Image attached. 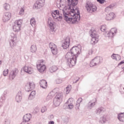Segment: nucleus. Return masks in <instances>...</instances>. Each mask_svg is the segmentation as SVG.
Wrapping results in <instances>:
<instances>
[{"label":"nucleus","instance_id":"obj_6","mask_svg":"<svg viewBox=\"0 0 124 124\" xmlns=\"http://www.w3.org/2000/svg\"><path fill=\"white\" fill-rule=\"evenodd\" d=\"M45 4V0H37L33 6L34 9L42 8Z\"/></svg>","mask_w":124,"mask_h":124},{"label":"nucleus","instance_id":"obj_41","mask_svg":"<svg viewBox=\"0 0 124 124\" xmlns=\"http://www.w3.org/2000/svg\"><path fill=\"white\" fill-rule=\"evenodd\" d=\"M34 97H35V96H34L33 95H31V94H30L28 99H29V100H32V99H33Z\"/></svg>","mask_w":124,"mask_h":124},{"label":"nucleus","instance_id":"obj_4","mask_svg":"<svg viewBox=\"0 0 124 124\" xmlns=\"http://www.w3.org/2000/svg\"><path fill=\"white\" fill-rule=\"evenodd\" d=\"M85 7L86 10H87L88 12H89V13H93V12L96 11V6L93 4V3H92L91 2H87Z\"/></svg>","mask_w":124,"mask_h":124},{"label":"nucleus","instance_id":"obj_20","mask_svg":"<svg viewBox=\"0 0 124 124\" xmlns=\"http://www.w3.org/2000/svg\"><path fill=\"white\" fill-rule=\"evenodd\" d=\"M40 86L43 89H46L47 86V81L45 79H42L40 81Z\"/></svg>","mask_w":124,"mask_h":124},{"label":"nucleus","instance_id":"obj_10","mask_svg":"<svg viewBox=\"0 0 124 124\" xmlns=\"http://www.w3.org/2000/svg\"><path fill=\"white\" fill-rule=\"evenodd\" d=\"M11 19V13L10 12H6L3 14L2 20L4 23L8 22Z\"/></svg>","mask_w":124,"mask_h":124},{"label":"nucleus","instance_id":"obj_13","mask_svg":"<svg viewBox=\"0 0 124 124\" xmlns=\"http://www.w3.org/2000/svg\"><path fill=\"white\" fill-rule=\"evenodd\" d=\"M69 44H70V38L68 36L65 38L64 42L62 44V47L63 49H67L69 47Z\"/></svg>","mask_w":124,"mask_h":124},{"label":"nucleus","instance_id":"obj_9","mask_svg":"<svg viewBox=\"0 0 124 124\" xmlns=\"http://www.w3.org/2000/svg\"><path fill=\"white\" fill-rule=\"evenodd\" d=\"M19 72V71L18 70V69L15 68L13 69L12 71H11L9 75V78L10 80H14V78L15 77L17 76L18 75V73Z\"/></svg>","mask_w":124,"mask_h":124},{"label":"nucleus","instance_id":"obj_29","mask_svg":"<svg viewBox=\"0 0 124 124\" xmlns=\"http://www.w3.org/2000/svg\"><path fill=\"white\" fill-rule=\"evenodd\" d=\"M36 50H37V48H36V45H32L31 47V53H35L36 52Z\"/></svg>","mask_w":124,"mask_h":124},{"label":"nucleus","instance_id":"obj_12","mask_svg":"<svg viewBox=\"0 0 124 124\" xmlns=\"http://www.w3.org/2000/svg\"><path fill=\"white\" fill-rule=\"evenodd\" d=\"M49 48L51 50V52L53 55H56L58 53V50L57 49V46L54 43H50L49 44Z\"/></svg>","mask_w":124,"mask_h":124},{"label":"nucleus","instance_id":"obj_7","mask_svg":"<svg viewBox=\"0 0 124 124\" xmlns=\"http://www.w3.org/2000/svg\"><path fill=\"white\" fill-rule=\"evenodd\" d=\"M11 39L9 41L10 46L11 48H13L14 46L16 45V42L15 41L17 39V35L14 34V33H11Z\"/></svg>","mask_w":124,"mask_h":124},{"label":"nucleus","instance_id":"obj_21","mask_svg":"<svg viewBox=\"0 0 124 124\" xmlns=\"http://www.w3.org/2000/svg\"><path fill=\"white\" fill-rule=\"evenodd\" d=\"M53 105H54L55 107H58V106H60V105H61V103L62 102V101L58 99H56L55 98H54L53 99Z\"/></svg>","mask_w":124,"mask_h":124},{"label":"nucleus","instance_id":"obj_14","mask_svg":"<svg viewBox=\"0 0 124 124\" xmlns=\"http://www.w3.org/2000/svg\"><path fill=\"white\" fill-rule=\"evenodd\" d=\"M91 36L93 38V39H94L95 41H93L94 44L97 43L98 40L96 39V31H95L91 30L90 31Z\"/></svg>","mask_w":124,"mask_h":124},{"label":"nucleus","instance_id":"obj_57","mask_svg":"<svg viewBox=\"0 0 124 124\" xmlns=\"http://www.w3.org/2000/svg\"><path fill=\"white\" fill-rule=\"evenodd\" d=\"M37 113H38V111H35L34 114H37Z\"/></svg>","mask_w":124,"mask_h":124},{"label":"nucleus","instance_id":"obj_43","mask_svg":"<svg viewBox=\"0 0 124 124\" xmlns=\"http://www.w3.org/2000/svg\"><path fill=\"white\" fill-rule=\"evenodd\" d=\"M97 2H99L100 3V4H103L104 3V2L105 1V0H97Z\"/></svg>","mask_w":124,"mask_h":124},{"label":"nucleus","instance_id":"obj_60","mask_svg":"<svg viewBox=\"0 0 124 124\" xmlns=\"http://www.w3.org/2000/svg\"><path fill=\"white\" fill-rule=\"evenodd\" d=\"M67 88H68V86H67V87H66V89H67Z\"/></svg>","mask_w":124,"mask_h":124},{"label":"nucleus","instance_id":"obj_47","mask_svg":"<svg viewBox=\"0 0 124 124\" xmlns=\"http://www.w3.org/2000/svg\"><path fill=\"white\" fill-rule=\"evenodd\" d=\"M79 107H80V104H79L78 103H76V109H79Z\"/></svg>","mask_w":124,"mask_h":124},{"label":"nucleus","instance_id":"obj_18","mask_svg":"<svg viewBox=\"0 0 124 124\" xmlns=\"http://www.w3.org/2000/svg\"><path fill=\"white\" fill-rule=\"evenodd\" d=\"M23 94L21 91H19L16 96V101L19 103L22 100Z\"/></svg>","mask_w":124,"mask_h":124},{"label":"nucleus","instance_id":"obj_40","mask_svg":"<svg viewBox=\"0 0 124 124\" xmlns=\"http://www.w3.org/2000/svg\"><path fill=\"white\" fill-rule=\"evenodd\" d=\"M24 13H25V11L24 10V8H22L20 9V11L19 12V15L22 16V15H24Z\"/></svg>","mask_w":124,"mask_h":124},{"label":"nucleus","instance_id":"obj_59","mask_svg":"<svg viewBox=\"0 0 124 124\" xmlns=\"http://www.w3.org/2000/svg\"><path fill=\"white\" fill-rule=\"evenodd\" d=\"M0 63H1V61H0Z\"/></svg>","mask_w":124,"mask_h":124},{"label":"nucleus","instance_id":"obj_5","mask_svg":"<svg viewBox=\"0 0 124 124\" xmlns=\"http://www.w3.org/2000/svg\"><path fill=\"white\" fill-rule=\"evenodd\" d=\"M23 23V20L19 19L16 20L15 22V25L13 27L14 31L18 32L21 30V25Z\"/></svg>","mask_w":124,"mask_h":124},{"label":"nucleus","instance_id":"obj_50","mask_svg":"<svg viewBox=\"0 0 124 124\" xmlns=\"http://www.w3.org/2000/svg\"><path fill=\"white\" fill-rule=\"evenodd\" d=\"M30 94H31V95H33L34 96H35V91H32V92Z\"/></svg>","mask_w":124,"mask_h":124},{"label":"nucleus","instance_id":"obj_48","mask_svg":"<svg viewBox=\"0 0 124 124\" xmlns=\"http://www.w3.org/2000/svg\"><path fill=\"white\" fill-rule=\"evenodd\" d=\"M57 18L56 19H59L60 20H62V16H61L60 15H57Z\"/></svg>","mask_w":124,"mask_h":124},{"label":"nucleus","instance_id":"obj_37","mask_svg":"<svg viewBox=\"0 0 124 124\" xmlns=\"http://www.w3.org/2000/svg\"><path fill=\"white\" fill-rule=\"evenodd\" d=\"M7 74H8V69H5L3 72V75L4 76H7Z\"/></svg>","mask_w":124,"mask_h":124},{"label":"nucleus","instance_id":"obj_24","mask_svg":"<svg viewBox=\"0 0 124 124\" xmlns=\"http://www.w3.org/2000/svg\"><path fill=\"white\" fill-rule=\"evenodd\" d=\"M63 97V96L62 95V93H56L54 98L62 101Z\"/></svg>","mask_w":124,"mask_h":124},{"label":"nucleus","instance_id":"obj_30","mask_svg":"<svg viewBox=\"0 0 124 124\" xmlns=\"http://www.w3.org/2000/svg\"><path fill=\"white\" fill-rule=\"evenodd\" d=\"M30 23L32 27H35L36 21H35V19H34V17H32L31 19Z\"/></svg>","mask_w":124,"mask_h":124},{"label":"nucleus","instance_id":"obj_28","mask_svg":"<svg viewBox=\"0 0 124 124\" xmlns=\"http://www.w3.org/2000/svg\"><path fill=\"white\" fill-rule=\"evenodd\" d=\"M58 69V67L55 65H53L52 67H50L49 69V71L51 73L53 72H55Z\"/></svg>","mask_w":124,"mask_h":124},{"label":"nucleus","instance_id":"obj_26","mask_svg":"<svg viewBox=\"0 0 124 124\" xmlns=\"http://www.w3.org/2000/svg\"><path fill=\"white\" fill-rule=\"evenodd\" d=\"M105 111V108H103V107L99 108L96 109V114L97 115H99V114H101V113H104Z\"/></svg>","mask_w":124,"mask_h":124},{"label":"nucleus","instance_id":"obj_52","mask_svg":"<svg viewBox=\"0 0 124 124\" xmlns=\"http://www.w3.org/2000/svg\"><path fill=\"white\" fill-rule=\"evenodd\" d=\"M4 124H10V120H6L5 121Z\"/></svg>","mask_w":124,"mask_h":124},{"label":"nucleus","instance_id":"obj_3","mask_svg":"<svg viewBox=\"0 0 124 124\" xmlns=\"http://www.w3.org/2000/svg\"><path fill=\"white\" fill-rule=\"evenodd\" d=\"M103 62L102 57L99 56H96L90 62L91 67L95 66L96 65H99Z\"/></svg>","mask_w":124,"mask_h":124},{"label":"nucleus","instance_id":"obj_1","mask_svg":"<svg viewBox=\"0 0 124 124\" xmlns=\"http://www.w3.org/2000/svg\"><path fill=\"white\" fill-rule=\"evenodd\" d=\"M68 5L65 9L70 12H65L62 10L63 17L67 23L76 24L81 19L79 8L75 7L78 4V0H67Z\"/></svg>","mask_w":124,"mask_h":124},{"label":"nucleus","instance_id":"obj_25","mask_svg":"<svg viewBox=\"0 0 124 124\" xmlns=\"http://www.w3.org/2000/svg\"><path fill=\"white\" fill-rule=\"evenodd\" d=\"M60 15V12L59 10H55L54 12H52L51 15L54 19H58V15Z\"/></svg>","mask_w":124,"mask_h":124},{"label":"nucleus","instance_id":"obj_34","mask_svg":"<svg viewBox=\"0 0 124 124\" xmlns=\"http://www.w3.org/2000/svg\"><path fill=\"white\" fill-rule=\"evenodd\" d=\"M94 105H95V102L91 103L88 106V109H92V108H93Z\"/></svg>","mask_w":124,"mask_h":124},{"label":"nucleus","instance_id":"obj_53","mask_svg":"<svg viewBox=\"0 0 124 124\" xmlns=\"http://www.w3.org/2000/svg\"><path fill=\"white\" fill-rule=\"evenodd\" d=\"M48 124H55V122H54V121H49L48 122Z\"/></svg>","mask_w":124,"mask_h":124},{"label":"nucleus","instance_id":"obj_31","mask_svg":"<svg viewBox=\"0 0 124 124\" xmlns=\"http://www.w3.org/2000/svg\"><path fill=\"white\" fill-rule=\"evenodd\" d=\"M6 94H7V92L4 91L3 94L1 96V99L5 100V99H6Z\"/></svg>","mask_w":124,"mask_h":124},{"label":"nucleus","instance_id":"obj_49","mask_svg":"<svg viewBox=\"0 0 124 124\" xmlns=\"http://www.w3.org/2000/svg\"><path fill=\"white\" fill-rule=\"evenodd\" d=\"M124 60L120 62L118 64V66H120V65H122V64H124Z\"/></svg>","mask_w":124,"mask_h":124},{"label":"nucleus","instance_id":"obj_22","mask_svg":"<svg viewBox=\"0 0 124 124\" xmlns=\"http://www.w3.org/2000/svg\"><path fill=\"white\" fill-rule=\"evenodd\" d=\"M115 18V14L114 13H110L106 17V19L108 21H110L111 20H113Z\"/></svg>","mask_w":124,"mask_h":124},{"label":"nucleus","instance_id":"obj_33","mask_svg":"<svg viewBox=\"0 0 124 124\" xmlns=\"http://www.w3.org/2000/svg\"><path fill=\"white\" fill-rule=\"evenodd\" d=\"M100 30L103 32L106 31V27L105 25H102L100 28Z\"/></svg>","mask_w":124,"mask_h":124},{"label":"nucleus","instance_id":"obj_45","mask_svg":"<svg viewBox=\"0 0 124 124\" xmlns=\"http://www.w3.org/2000/svg\"><path fill=\"white\" fill-rule=\"evenodd\" d=\"M93 53V48H91L89 51V55H92Z\"/></svg>","mask_w":124,"mask_h":124},{"label":"nucleus","instance_id":"obj_8","mask_svg":"<svg viewBox=\"0 0 124 124\" xmlns=\"http://www.w3.org/2000/svg\"><path fill=\"white\" fill-rule=\"evenodd\" d=\"M35 88V85L33 82H29L25 85V90L26 92H31Z\"/></svg>","mask_w":124,"mask_h":124},{"label":"nucleus","instance_id":"obj_19","mask_svg":"<svg viewBox=\"0 0 124 124\" xmlns=\"http://www.w3.org/2000/svg\"><path fill=\"white\" fill-rule=\"evenodd\" d=\"M22 70H24L25 72L28 73V74H31V73H32V68L31 67L25 66L23 68L21 69V71Z\"/></svg>","mask_w":124,"mask_h":124},{"label":"nucleus","instance_id":"obj_56","mask_svg":"<svg viewBox=\"0 0 124 124\" xmlns=\"http://www.w3.org/2000/svg\"><path fill=\"white\" fill-rule=\"evenodd\" d=\"M79 79H80V78H78V79H77V80H76V81L74 82V83H77V82H78V81H79Z\"/></svg>","mask_w":124,"mask_h":124},{"label":"nucleus","instance_id":"obj_36","mask_svg":"<svg viewBox=\"0 0 124 124\" xmlns=\"http://www.w3.org/2000/svg\"><path fill=\"white\" fill-rule=\"evenodd\" d=\"M46 111H47V108H46V106L42 108L41 109V112L42 113H44L45 112H46Z\"/></svg>","mask_w":124,"mask_h":124},{"label":"nucleus","instance_id":"obj_55","mask_svg":"<svg viewBox=\"0 0 124 124\" xmlns=\"http://www.w3.org/2000/svg\"><path fill=\"white\" fill-rule=\"evenodd\" d=\"M20 124H29V123H25V122L23 121V122Z\"/></svg>","mask_w":124,"mask_h":124},{"label":"nucleus","instance_id":"obj_51","mask_svg":"<svg viewBox=\"0 0 124 124\" xmlns=\"http://www.w3.org/2000/svg\"><path fill=\"white\" fill-rule=\"evenodd\" d=\"M48 119L49 120H53V119H54V115L53 114H51L50 116L48 117Z\"/></svg>","mask_w":124,"mask_h":124},{"label":"nucleus","instance_id":"obj_27","mask_svg":"<svg viewBox=\"0 0 124 124\" xmlns=\"http://www.w3.org/2000/svg\"><path fill=\"white\" fill-rule=\"evenodd\" d=\"M118 119L120 122H124V113H121L118 115Z\"/></svg>","mask_w":124,"mask_h":124},{"label":"nucleus","instance_id":"obj_11","mask_svg":"<svg viewBox=\"0 0 124 124\" xmlns=\"http://www.w3.org/2000/svg\"><path fill=\"white\" fill-rule=\"evenodd\" d=\"M43 62H42L36 64L37 68L41 73L44 72L46 69V65L43 64Z\"/></svg>","mask_w":124,"mask_h":124},{"label":"nucleus","instance_id":"obj_38","mask_svg":"<svg viewBox=\"0 0 124 124\" xmlns=\"http://www.w3.org/2000/svg\"><path fill=\"white\" fill-rule=\"evenodd\" d=\"M53 98V96L51 94V93H49L48 95L46 97V99L47 100H50Z\"/></svg>","mask_w":124,"mask_h":124},{"label":"nucleus","instance_id":"obj_23","mask_svg":"<svg viewBox=\"0 0 124 124\" xmlns=\"http://www.w3.org/2000/svg\"><path fill=\"white\" fill-rule=\"evenodd\" d=\"M47 23L50 27V31H51L52 32L55 31V25H54V23H53V22L51 21V20H48Z\"/></svg>","mask_w":124,"mask_h":124},{"label":"nucleus","instance_id":"obj_17","mask_svg":"<svg viewBox=\"0 0 124 124\" xmlns=\"http://www.w3.org/2000/svg\"><path fill=\"white\" fill-rule=\"evenodd\" d=\"M117 33V29L112 28L110 31L108 32V37H114V34Z\"/></svg>","mask_w":124,"mask_h":124},{"label":"nucleus","instance_id":"obj_16","mask_svg":"<svg viewBox=\"0 0 124 124\" xmlns=\"http://www.w3.org/2000/svg\"><path fill=\"white\" fill-rule=\"evenodd\" d=\"M73 102V99L72 98H69L67 102L65 103V104H67V108L68 109H71L73 107H74V106L73 105V104H72Z\"/></svg>","mask_w":124,"mask_h":124},{"label":"nucleus","instance_id":"obj_15","mask_svg":"<svg viewBox=\"0 0 124 124\" xmlns=\"http://www.w3.org/2000/svg\"><path fill=\"white\" fill-rule=\"evenodd\" d=\"M31 114L30 113L26 114L23 116V121L28 124L31 121Z\"/></svg>","mask_w":124,"mask_h":124},{"label":"nucleus","instance_id":"obj_35","mask_svg":"<svg viewBox=\"0 0 124 124\" xmlns=\"http://www.w3.org/2000/svg\"><path fill=\"white\" fill-rule=\"evenodd\" d=\"M113 7L114 6H113L112 5H110L109 6L106 8V11H107L108 10H111V9H113Z\"/></svg>","mask_w":124,"mask_h":124},{"label":"nucleus","instance_id":"obj_46","mask_svg":"<svg viewBox=\"0 0 124 124\" xmlns=\"http://www.w3.org/2000/svg\"><path fill=\"white\" fill-rule=\"evenodd\" d=\"M101 120H102L103 123H105V121H106V117H105V116H104L102 118H101Z\"/></svg>","mask_w":124,"mask_h":124},{"label":"nucleus","instance_id":"obj_54","mask_svg":"<svg viewBox=\"0 0 124 124\" xmlns=\"http://www.w3.org/2000/svg\"><path fill=\"white\" fill-rule=\"evenodd\" d=\"M117 57L118 58V60H121V56L119 55H117Z\"/></svg>","mask_w":124,"mask_h":124},{"label":"nucleus","instance_id":"obj_42","mask_svg":"<svg viewBox=\"0 0 124 124\" xmlns=\"http://www.w3.org/2000/svg\"><path fill=\"white\" fill-rule=\"evenodd\" d=\"M61 83H62V80L61 78H58L56 79V83L61 84Z\"/></svg>","mask_w":124,"mask_h":124},{"label":"nucleus","instance_id":"obj_44","mask_svg":"<svg viewBox=\"0 0 124 124\" xmlns=\"http://www.w3.org/2000/svg\"><path fill=\"white\" fill-rule=\"evenodd\" d=\"M83 101V99L82 98H79L77 101V103H79L80 104V103H81V102H82V101Z\"/></svg>","mask_w":124,"mask_h":124},{"label":"nucleus","instance_id":"obj_39","mask_svg":"<svg viewBox=\"0 0 124 124\" xmlns=\"http://www.w3.org/2000/svg\"><path fill=\"white\" fill-rule=\"evenodd\" d=\"M111 57L112 59H113V60H116V61H118V59H117V55L113 53L112 54Z\"/></svg>","mask_w":124,"mask_h":124},{"label":"nucleus","instance_id":"obj_2","mask_svg":"<svg viewBox=\"0 0 124 124\" xmlns=\"http://www.w3.org/2000/svg\"><path fill=\"white\" fill-rule=\"evenodd\" d=\"M81 51H82L81 45L75 46L71 48L70 52L66 54L65 59L69 67H73L76 64L77 58L81 54Z\"/></svg>","mask_w":124,"mask_h":124},{"label":"nucleus","instance_id":"obj_58","mask_svg":"<svg viewBox=\"0 0 124 124\" xmlns=\"http://www.w3.org/2000/svg\"><path fill=\"white\" fill-rule=\"evenodd\" d=\"M101 90V89H100L98 90V92H100V90Z\"/></svg>","mask_w":124,"mask_h":124},{"label":"nucleus","instance_id":"obj_32","mask_svg":"<svg viewBox=\"0 0 124 124\" xmlns=\"http://www.w3.org/2000/svg\"><path fill=\"white\" fill-rule=\"evenodd\" d=\"M3 7L5 10H9L10 8V5H9L7 3H5L3 5Z\"/></svg>","mask_w":124,"mask_h":124}]
</instances>
